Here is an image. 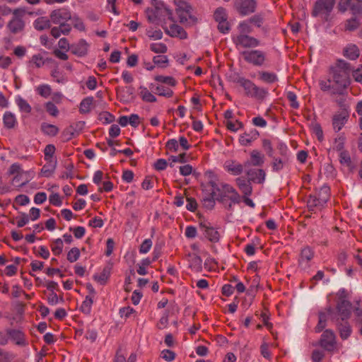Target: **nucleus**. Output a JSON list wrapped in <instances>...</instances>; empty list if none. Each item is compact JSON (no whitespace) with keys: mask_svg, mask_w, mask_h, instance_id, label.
Wrapping results in <instances>:
<instances>
[{"mask_svg":"<svg viewBox=\"0 0 362 362\" xmlns=\"http://www.w3.org/2000/svg\"><path fill=\"white\" fill-rule=\"evenodd\" d=\"M351 64L343 59H338L330 66L327 78L321 79L319 86L323 92L331 95H341L351 83Z\"/></svg>","mask_w":362,"mask_h":362,"instance_id":"obj_1","label":"nucleus"},{"mask_svg":"<svg viewBox=\"0 0 362 362\" xmlns=\"http://www.w3.org/2000/svg\"><path fill=\"white\" fill-rule=\"evenodd\" d=\"M312 345L315 347L310 355L312 362H323L326 354L333 355L338 353L341 346L336 333L331 329L323 330L319 339Z\"/></svg>","mask_w":362,"mask_h":362,"instance_id":"obj_2","label":"nucleus"},{"mask_svg":"<svg viewBox=\"0 0 362 362\" xmlns=\"http://www.w3.org/2000/svg\"><path fill=\"white\" fill-rule=\"evenodd\" d=\"M351 311H353L351 303L346 298L344 291L337 293L335 308L328 307V312L332 321L348 320L351 315Z\"/></svg>","mask_w":362,"mask_h":362,"instance_id":"obj_3","label":"nucleus"},{"mask_svg":"<svg viewBox=\"0 0 362 362\" xmlns=\"http://www.w3.org/2000/svg\"><path fill=\"white\" fill-rule=\"evenodd\" d=\"M230 78L233 83L239 84L243 88L245 95L249 98L263 100L268 95V91L265 88L257 86L251 80L238 74H234Z\"/></svg>","mask_w":362,"mask_h":362,"instance_id":"obj_4","label":"nucleus"},{"mask_svg":"<svg viewBox=\"0 0 362 362\" xmlns=\"http://www.w3.org/2000/svg\"><path fill=\"white\" fill-rule=\"evenodd\" d=\"M216 199L221 202L230 200L233 204H238L241 201V197L237 190L230 184L220 182L215 188Z\"/></svg>","mask_w":362,"mask_h":362,"instance_id":"obj_5","label":"nucleus"},{"mask_svg":"<svg viewBox=\"0 0 362 362\" xmlns=\"http://www.w3.org/2000/svg\"><path fill=\"white\" fill-rule=\"evenodd\" d=\"M146 15L149 22L155 23L165 18L171 19L173 13L163 4L158 3L155 6L147 8Z\"/></svg>","mask_w":362,"mask_h":362,"instance_id":"obj_6","label":"nucleus"},{"mask_svg":"<svg viewBox=\"0 0 362 362\" xmlns=\"http://www.w3.org/2000/svg\"><path fill=\"white\" fill-rule=\"evenodd\" d=\"M239 53L245 62L254 66H262L267 61L266 53L260 49L242 50Z\"/></svg>","mask_w":362,"mask_h":362,"instance_id":"obj_7","label":"nucleus"},{"mask_svg":"<svg viewBox=\"0 0 362 362\" xmlns=\"http://www.w3.org/2000/svg\"><path fill=\"white\" fill-rule=\"evenodd\" d=\"M236 48L242 51L252 49L259 46L260 41L250 35H234L232 37Z\"/></svg>","mask_w":362,"mask_h":362,"instance_id":"obj_8","label":"nucleus"},{"mask_svg":"<svg viewBox=\"0 0 362 362\" xmlns=\"http://www.w3.org/2000/svg\"><path fill=\"white\" fill-rule=\"evenodd\" d=\"M339 105L341 109L335 112L332 117V127L336 132H339L344 127L349 118V108L341 103H339Z\"/></svg>","mask_w":362,"mask_h":362,"instance_id":"obj_9","label":"nucleus"},{"mask_svg":"<svg viewBox=\"0 0 362 362\" xmlns=\"http://www.w3.org/2000/svg\"><path fill=\"white\" fill-rule=\"evenodd\" d=\"M256 0H235L234 7L236 11L242 16L253 13L257 8Z\"/></svg>","mask_w":362,"mask_h":362,"instance_id":"obj_10","label":"nucleus"},{"mask_svg":"<svg viewBox=\"0 0 362 362\" xmlns=\"http://www.w3.org/2000/svg\"><path fill=\"white\" fill-rule=\"evenodd\" d=\"M214 18L218 23V30L222 33H227L230 30V25L228 21V13L226 8H217L214 13Z\"/></svg>","mask_w":362,"mask_h":362,"instance_id":"obj_11","label":"nucleus"},{"mask_svg":"<svg viewBox=\"0 0 362 362\" xmlns=\"http://www.w3.org/2000/svg\"><path fill=\"white\" fill-rule=\"evenodd\" d=\"M335 4V0H317L313 6V16L329 15Z\"/></svg>","mask_w":362,"mask_h":362,"instance_id":"obj_12","label":"nucleus"},{"mask_svg":"<svg viewBox=\"0 0 362 362\" xmlns=\"http://www.w3.org/2000/svg\"><path fill=\"white\" fill-rule=\"evenodd\" d=\"M206 177L208 179V184L212 188V190L208 197H204L203 201L205 204H208L211 206L214 205V198L216 196L215 188L218 185V176L211 170H209L205 173Z\"/></svg>","mask_w":362,"mask_h":362,"instance_id":"obj_13","label":"nucleus"},{"mask_svg":"<svg viewBox=\"0 0 362 362\" xmlns=\"http://www.w3.org/2000/svg\"><path fill=\"white\" fill-rule=\"evenodd\" d=\"M50 21L54 24H66V22L71 19V14L69 9L59 8L52 11L49 15Z\"/></svg>","mask_w":362,"mask_h":362,"instance_id":"obj_14","label":"nucleus"},{"mask_svg":"<svg viewBox=\"0 0 362 362\" xmlns=\"http://www.w3.org/2000/svg\"><path fill=\"white\" fill-rule=\"evenodd\" d=\"M199 228L204 235L211 243H218L221 235L218 230L214 228L210 223L203 221L199 223Z\"/></svg>","mask_w":362,"mask_h":362,"instance_id":"obj_15","label":"nucleus"},{"mask_svg":"<svg viewBox=\"0 0 362 362\" xmlns=\"http://www.w3.org/2000/svg\"><path fill=\"white\" fill-rule=\"evenodd\" d=\"M259 136V132L255 129L245 131L239 136L238 141L242 146H250Z\"/></svg>","mask_w":362,"mask_h":362,"instance_id":"obj_16","label":"nucleus"},{"mask_svg":"<svg viewBox=\"0 0 362 362\" xmlns=\"http://www.w3.org/2000/svg\"><path fill=\"white\" fill-rule=\"evenodd\" d=\"M314 251L310 247H305L301 250L298 264L303 269H308L310 262L314 257Z\"/></svg>","mask_w":362,"mask_h":362,"instance_id":"obj_17","label":"nucleus"},{"mask_svg":"<svg viewBox=\"0 0 362 362\" xmlns=\"http://www.w3.org/2000/svg\"><path fill=\"white\" fill-rule=\"evenodd\" d=\"M339 337L342 340H346L352 333L351 326L348 320H334Z\"/></svg>","mask_w":362,"mask_h":362,"instance_id":"obj_18","label":"nucleus"},{"mask_svg":"<svg viewBox=\"0 0 362 362\" xmlns=\"http://www.w3.org/2000/svg\"><path fill=\"white\" fill-rule=\"evenodd\" d=\"M89 45L83 40H79L76 43L71 45V52L73 54L82 57L88 54Z\"/></svg>","mask_w":362,"mask_h":362,"instance_id":"obj_19","label":"nucleus"},{"mask_svg":"<svg viewBox=\"0 0 362 362\" xmlns=\"http://www.w3.org/2000/svg\"><path fill=\"white\" fill-rule=\"evenodd\" d=\"M264 163V156L258 150H252L250 153V160L244 163V167L262 166Z\"/></svg>","mask_w":362,"mask_h":362,"instance_id":"obj_20","label":"nucleus"},{"mask_svg":"<svg viewBox=\"0 0 362 362\" xmlns=\"http://www.w3.org/2000/svg\"><path fill=\"white\" fill-rule=\"evenodd\" d=\"M243 165L234 160H228L223 164L224 170L233 175H239L243 171Z\"/></svg>","mask_w":362,"mask_h":362,"instance_id":"obj_21","label":"nucleus"},{"mask_svg":"<svg viewBox=\"0 0 362 362\" xmlns=\"http://www.w3.org/2000/svg\"><path fill=\"white\" fill-rule=\"evenodd\" d=\"M165 33L173 37H180V39H186L187 37L186 31L181 26L175 23L170 25V26L165 29Z\"/></svg>","mask_w":362,"mask_h":362,"instance_id":"obj_22","label":"nucleus"},{"mask_svg":"<svg viewBox=\"0 0 362 362\" xmlns=\"http://www.w3.org/2000/svg\"><path fill=\"white\" fill-rule=\"evenodd\" d=\"M250 181L262 184L265 180L266 173L262 169H250L246 173Z\"/></svg>","mask_w":362,"mask_h":362,"instance_id":"obj_23","label":"nucleus"},{"mask_svg":"<svg viewBox=\"0 0 362 362\" xmlns=\"http://www.w3.org/2000/svg\"><path fill=\"white\" fill-rule=\"evenodd\" d=\"M250 182V180H246L243 177L235 179V183L243 194V196H250L252 193V188Z\"/></svg>","mask_w":362,"mask_h":362,"instance_id":"obj_24","label":"nucleus"},{"mask_svg":"<svg viewBox=\"0 0 362 362\" xmlns=\"http://www.w3.org/2000/svg\"><path fill=\"white\" fill-rule=\"evenodd\" d=\"M176 13L181 23L190 24L194 21V18L192 16L191 6L187 9H176Z\"/></svg>","mask_w":362,"mask_h":362,"instance_id":"obj_25","label":"nucleus"},{"mask_svg":"<svg viewBox=\"0 0 362 362\" xmlns=\"http://www.w3.org/2000/svg\"><path fill=\"white\" fill-rule=\"evenodd\" d=\"M318 323L315 327V332L316 333L321 332L327 326V320L330 318V314L328 312V308L325 311H320L318 314Z\"/></svg>","mask_w":362,"mask_h":362,"instance_id":"obj_26","label":"nucleus"},{"mask_svg":"<svg viewBox=\"0 0 362 362\" xmlns=\"http://www.w3.org/2000/svg\"><path fill=\"white\" fill-rule=\"evenodd\" d=\"M258 78L265 83H274L278 81V76L274 72L268 71H259L257 72Z\"/></svg>","mask_w":362,"mask_h":362,"instance_id":"obj_27","label":"nucleus"},{"mask_svg":"<svg viewBox=\"0 0 362 362\" xmlns=\"http://www.w3.org/2000/svg\"><path fill=\"white\" fill-rule=\"evenodd\" d=\"M328 192H329V188H327V187L322 188L321 189L320 195L323 193L324 196L322 197H318V198L310 197V199L308 201V204H310V206H322L328 200V198H329Z\"/></svg>","mask_w":362,"mask_h":362,"instance_id":"obj_28","label":"nucleus"},{"mask_svg":"<svg viewBox=\"0 0 362 362\" xmlns=\"http://www.w3.org/2000/svg\"><path fill=\"white\" fill-rule=\"evenodd\" d=\"M354 318L353 321L356 327L362 325V302L361 300L356 301L353 307Z\"/></svg>","mask_w":362,"mask_h":362,"instance_id":"obj_29","label":"nucleus"},{"mask_svg":"<svg viewBox=\"0 0 362 362\" xmlns=\"http://www.w3.org/2000/svg\"><path fill=\"white\" fill-rule=\"evenodd\" d=\"M71 30V27L69 24L59 25L58 27H53L51 29L50 33L54 38H58L61 35H67Z\"/></svg>","mask_w":362,"mask_h":362,"instance_id":"obj_30","label":"nucleus"},{"mask_svg":"<svg viewBox=\"0 0 362 362\" xmlns=\"http://www.w3.org/2000/svg\"><path fill=\"white\" fill-rule=\"evenodd\" d=\"M46 162L40 170V175L45 177H49L55 171L57 160H46Z\"/></svg>","mask_w":362,"mask_h":362,"instance_id":"obj_31","label":"nucleus"},{"mask_svg":"<svg viewBox=\"0 0 362 362\" xmlns=\"http://www.w3.org/2000/svg\"><path fill=\"white\" fill-rule=\"evenodd\" d=\"M344 56L351 60H355L359 57V49L356 45L349 44L344 49Z\"/></svg>","mask_w":362,"mask_h":362,"instance_id":"obj_32","label":"nucleus"},{"mask_svg":"<svg viewBox=\"0 0 362 362\" xmlns=\"http://www.w3.org/2000/svg\"><path fill=\"white\" fill-rule=\"evenodd\" d=\"M8 334L11 339L19 346H25L27 344V341L25 339L24 334L18 330L11 329L8 332Z\"/></svg>","mask_w":362,"mask_h":362,"instance_id":"obj_33","label":"nucleus"},{"mask_svg":"<svg viewBox=\"0 0 362 362\" xmlns=\"http://www.w3.org/2000/svg\"><path fill=\"white\" fill-rule=\"evenodd\" d=\"M151 88H153L155 90V93L159 95L166 98H171L173 95V91L163 84L157 86L151 84Z\"/></svg>","mask_w":362,"mask_h":362,"instance_id":"obj_34","label":"nucleus"},{"mask_svg":"<svg viewBox=\"0 0 362 362\" xmlns=\"http://www.w3.org/2000/svg\"><path fill=\"white\" fill-rule=\"evenodd\" d=\"M236 35H249L252 33L253 28L247 19L240 21L237 26Z\"/></svg>","mask_w":362,"mask_h":362,"instance_id":"obj_35","label":"nucleus"},{"mask_svg":"<svg viewBox=\"0 0 362 362\" xmlns=\"http://www.w3.org/2000/svg\"><path fill=\"white\" fill-rule=\"evenodd\" d=\"M9 30L13 33H17L21 31L24 28V23L23 20L18 17H14L8 25Z\"/></svg>","mask_w":362,"mask_h":362,"instance_id":"obj_36","label":"nucleus"},{"mask_svg":"<svg viewBox=\"0 0 362 362\" xmlns=\"http://www.w3.org/2000/svg\"><path fill=\"white\" fill-rule=\"evenodd\" d=\"M189 267L196 271L200 272L202 269V259L197 255H192L189 256Z\"/></svg>","mask_w":362,"mask_h":362,"instance_id":"obj_37","label":"nucleus"},{"mask_svg":"<svg viewBox=\"0 0 362 362\" xmlns=\"http://www.w3.org/2000/svg\"><path fill=\"white\" fill-rule=\"evenodd\" d=\"M40 129L43 134L49 136H56L59 131V128L57 126L46 122H43L41 124Z\"/></svg>","mask_w":362,"mask_h":362,"instance_id":"obj_38","label":"nucleus"},{"mask_svg":"<svg viewBox=\"0 0 362 362\" xmlns=\"http://www.w3.org/2000/svg\"><path fill=\"white\" fill-rule=\"evenodd\" d=\"M50 19L47 17L37 18L33 23L34 28L40 31L47 29L50 28Z\"/></svg>","mask_w":362,"mask_h":362,"instance_id":"obj_39","label":"nucleus"},{"mask_svg":"<svg viewBox=\"0 0 362 362\" xmlns=\"http://www.w3.org/2000/svg\"><path fill=\"white\" fill-rule=\"evenodd\" d=\"M93 105V98L92 97H88L84 98L79 105V112L82 114L89 113L92 109Z\"/></svg>","mask_w":362,"mask_h":362,"instance_id":"obj_40","label":"nucleus"},{"mask_svg":"<svg viewBox=\"0 0 362 362\" xmlns=\"http://www.w3.org/2000/svg\"><path fill=\"white\" fill-rule=\"evenodd\" d=\"M3 121L5 127L7 129H12L17 124V120L15 115L11 112H6L4 113Z\"/></svg>","mask_w":362,"mask_h":362,"instance_id":"obj_41","label":"nucleus"},{"mask_svg":"<svg viewBox=\"0 0 362 362\" xmlns=\"http://www.w3.org/2000/svg\"><path fill=\"white\" fill-rule=\"evenodd\" d=\"M226 127L230 132H236L238 130L243 129L244 124L242 122L235 119V120H226L225 122Z\"/></svg>","mask_w":362,"mask_h":362,"instance_id":"obj_42","label":"nucleus"},{"mask_svg":"<svg viewBox=\"0 0 362 362\" xmlns=\"http://www.w3.org/2000/svg\"><path fill=\"white\" fill-rule=\"evenodd\" d=\"M15 101L21 112L25 113H30L31 112V106L25 99L21 96H17Z\"/></svg>","mask_w":362,"mask_h":362,"instance_id":"obj_43","label":"nucleus"},{"mask_svg":"<svg viewBox=\"0 0 362 362\" xmlns=\"http://www.w3.org/2000/svg\"><path fill=\"white\" fill-rule=\"evenodd\" d=\"M63 247L64 244L61 238L52 240L50 244L52 252L54 255H59L62 252Z\"/></svg>","mask_w":362,"mask_h":362,"instance_id":"obj_44","label":"nucleus"},{"mask_svg":"<svg viewBox=\"0 0 362 362\" xmlns=\"http://www.w3.org/2000/svg\"><path fill=\"white\" fill-rule=\"evenodd\" d=\"M35 90L40 96L47 98L51 95L52 88L48 84H41L36 87Z\"/></svg>","mask_w":362,"mask_h":362,"instance_id":"obj_45","label":"nucleus"},{"mask_svg":"<svg viewBox=\"0 0 362 362\" xmlns=\"http://www.w3.org/2000/svg\"><path fill=\"white\" fill-rule=\"evenodd\" d=\"M139 95L145 102L154 103L156 101V98L145 87L140 88Z\"/></svg>","mask_w":362,"mask_h":362,"instance_id":"obj_46","label":"nucleus"},{"mask_svg":"<svg viewBox=\"0 0 362 362\" xmlns=\"http://www.w3.org/2000/svg\"><path fill=\"white\" fill-rule=\"evenodd\" d=\"M155 81L169 85L170 86H175L177 84V82L175 79L172 76H165L162 75H158L154 77Z\"/></svg>","mask_w":362,"mask_h":362,"instance_id":"obj_47","label":"nucleus"},{"mask_svg":"<svg viewBox=\"0 0 362 362\" xmlns=\"http://www.w3.org/2000/svg\"><path fill=\"white\" fill-rule=\"evenodd\" d=\"M93 303V300L92 297L87 296L85 300L83 301L80 310L85 314H89L91 311Z\"/></svg>","mask_w":362,"mask_h":362,"instance_id":"obj_48","label":"nucleus"},{"mask_svg":"<svg viewBox=\"0 0 362 362\" xmlns=\"http://www.w3.org/2000/svg\"><path fill=\"white\" fill-rule=\"evenodd\" d=\"M153 62L161 68H165L168 65V58L165 55H157L153 57Z\"/></svg>","mask_w":362,"mask_h":362,"instance_id":"obj_49","label":"nucleus"},{"mask_svg":"<svg viewBox=\"0 0 362 362\" xmlns=\"http://www.w3.org/2000/svg\"><path fill=\"white\" fill-rule=\"evenodd\" d=\"M150 49L154 53L165 54L168 51V47L164 43L158 42L151 44Z\"/></svg>","mask_w":362,"mask_h":362,"instance_id":"obj_50","label":"nucleus"},{"mask_svg":"<svg viewBox=\"0 0 362 362\" xmlns=\"http://www.w3.org/2000/svg\"><path fill=\"white\" fill-rule=\"evenodd\" d=\"M146 35L151 40H157L163 37V33L160 29L149 28L146 30Z\"/></svg>","mask_w":362,"mask_h":362,"instance_id":"obj_51","label":"nucleus"},{"mask_svg":"<svg viewBox=\"0 0 362 362\" xmlns=\"http://www.w3.org/2000/svg\"><path fill=\"white\" fill-rule=\"evenodd\" d=\"M151 260L148 258L142 259L140 264H138L136 272L140 275H146L147 274L146 268L150 265Z\"/></svg>","mask_w":362,"mask_h":362,"instance_id":"obj_52","label":"nucleus"},{"mask_svg":"<svg viewBox=\"0 0 362 362\" xmlns=\"http://www.w3.org/2000/svg\"><path fill=\"white\" fill-rule=\"evenodd\" d=\"M262 148L266 151L268 156L273 158L274 148L272 147V141L268 139H263L262 140Z\"/></svg>","mask_w":362,"mask_h":362,"instance_id":"obj_53","label":"nucleus"},{"mask_svg":"<svg viewBox=\"0 0 362 362\" xmlns=\"http://www.w3.org/2000/svg\"><path fill=\"white\" fill-rule=\"evenodd\" d=\"M15 262H16V264H10V265L6 266V267L5 268L4 272L6 276H12L16 274L17 270H18L17 265L20 262V258L16 257L15 259Z\"/></svg>","mask_w":362,"mask_h":362,"instance_id":"obj_54","label":"nucleus"},{"mask_svg":"<svg viewBox=\"0 0 362 362\" xmlns=\"http://www.w3.org/2000/svg\"><path fill=\"white\" fill-rule=\"evenodd\" d=\"M80 257V250L77 247L71 248L67 253V260L69 262H75Z\"/></svg>","mask_w":362,"mask_h":362,"instance_id":"obj_55","label":"nucleus"},{"mask_svg":"<svg viewBox=\"0 0 362 362\" xmlns=\"http://www.w3.org/2000/svg\"><path fill=\"white\" fill-rule=\"evenodd\" d=\"M55 152V146L52 144L46 146L44 150L45 160H56L53 158V155Z\"/></svg>","mask_w":362,"mask_h":362,"instance_id":"obj_56","label":"nucleus"},{"mask_svg":"<svg viewBox=\"0 0 362 362\" xmlns=\"http://www.w3.org/2000/svg\"><path fill=\"white\" fill-rule=\"evenodd\" d=\"M286 98L287 100H288L289 103H290V106L293 108V109H298L299 107V103L297 100V96L296 95L292 92V91H288L287 93H286Z\"/></svg>","mask_w":362,"mask_h":362,"instance_id":"obj_57","label":"nucleus"},{"mask_svg":"<svg viewBox=\"0 0 362 362\" xmlns=\"http://www.w3.org/2000/svg\"><path fill=\"white\" fill-rule=\"evenodd\" d=\"M252 26L260 28L264 22L263 17L260 14L255 15L247 19Z\"/></svg>","mask_w":362,"mask_h":362,"instance_id":"obj_58","label":"nucleus"},{"mask_svg":"<svg viewBox=\"0 0 362 362\" xmlns=\"http://www.w3.org/2000/svg\"><path fill=\"white\" fill-rule=\"evenodd\" d=\"M46 111L52 116L57 117L59 115L57 107L52 102H47L45 105Z\"/></svg>","mask_w":362,"mask_h":362,"instance_id":"obj_59","label":"nucleus"},{"mask_svg":"<svg viewBox=\"0 0 362 362\" xmlns=\"http://www.w3.org/2000/svg\"><path fill=\"white\" fill-rule=\"evenodd\" d=\"M359 22L356 18L347 20L345 23V29L349 31H353L358 28Z\"/></svg>","mask_w":362,"mask_h":362,"instance_id":"obj_60","label":"nucleus"},{"mask_svg":"<svg viewBox=\"0 0 362 362\" xmlns=\"http://www.w3.org/2000/svg\"><path fill=\"white\" fill-rule=\"evenodd\" d=\"M339 161L341 164L346 165L347 167L351 166V157L347 151H341L339 154Z\"/></svg>","mask_w":362,"mask_h":362,"instance_id":"obj_61","label":"nucleus"},{"mask_svg":"<svg viewBox=\"0 0 362 362\" xmlns=\"http://www.w3.org/2000/svg\"><path fill=\"white\" fill-rule=\"evenodd\" d=\"M173 163H185L189 160V156L187 155L186 153H182L177 156H171L170 158Z\"/></svg>","mask_w":362,"mask_h":362,"instance_id":"obj_62","label":"nucleus"},{"mask_svg":"<svg viewBox=\"0 0 362 362\" xmlns=\"http://www.w3.org/2000/svg\"><path fill=\"white\" fill-rule=\"evenodd\" d=\"M30 63L33 64L36 68L42 67L45 64V60L42 56L40 54H35L32 57Z\"/></svg>","mask_w":362,"mask_h":362,"instance_id":"obj_63","label":"nucleus"},{"mask_svg":"<svg viewBox=\"0 0 362 362\" xmlns=\"http://www.w3.org/2000/svg\"><path fill=\"white\" fill-rule=\"evenodd\" d=\"M152 247V241L151 239H146L143 241L139 247V252L146 254L151 250Z\"/></svg>","mask_w":362,"mask_h":362,"instance_id":"obj_64","label":"nucleus"}]
</instances>
